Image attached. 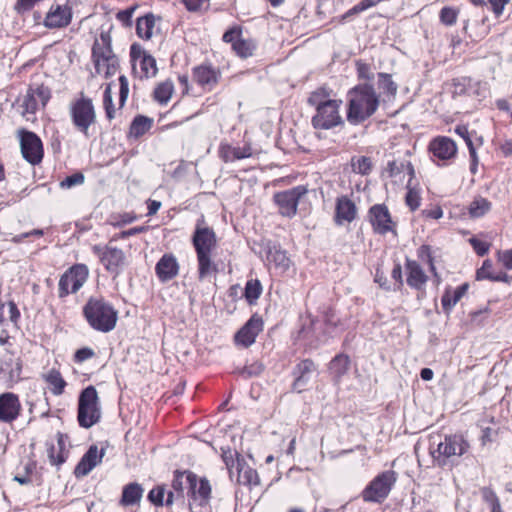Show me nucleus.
<instances>
[{"label": "nucleus", "mask_w": 512, "mask_h": 512, "mask_svg": "<svg viewBox=\"0 0 512 512\" xmlns=\"http://www.w3.org/2000/svg\"><path fill=\"white\" fill-rule=\"evenodd\" d=\"M192 244L197 256L198 277L199 280H204L217 272V265L212 260V252L217 246V237L214 230L205 224L203 215L196 221Z\"/></svg>", "instance_id": "nucleus-1"}, {"label": "nucleus", "mask_w": 512, "mask_h": 512, "mask_svg": "<svg viewBox=\"0 0 512 512\" xmlns=\"http://www.w3.org/2000/svg\"><path fill=\"white\" fill-rule=\"evenodd\" d=\"M347 121L359 125L370 118L378 109L379 95L369 84H359L347 94Z\"/></svg>", "instance_id": "nucleus-2"}, {"label": "nucleus", "mask_w": 512, "mask_h": 512, "mask_svg": "<svg viewBox=\"0 0 512 512\" xmlns=\"http://www.w3.org/2000/svg\"><path fill=\"white\" fill-rule=\"evenodd\" d=\"M470 450L469 442L463 435H446L439 442L435 450H431V456L435 464L441 468L452 467L459 463V458Z\"/></svg>", "instance_id": "nucleus-3"}, {"label": "nucleus", "mask_w": 512, "mask_h": 512, "mask_svg": "<svg viewBox=\"0 0 512 512\" xmlns=\"http://www.w3.org/2000/svg\"><path fill=\"white\" fill-rule=\"evenodd\" d=\"M83 313L93 329L104 333L113 330L118 319V313L113 306L101 298H90Z\"/></svg>", "instance_id": "nucleus-4"}, {"label": "nucleus", "mask_w": 512, "mask_h": 512, "mask_svg": "<svg viewBox=\"0 0 512 512\" xmlns=\"http://www.w3.org/2000/svg\"><path fill=\"white\" fill-rule=\"evenodd\" d=\"M111 42L110 32L102 30L92 47V59L96 73L104 74L106 78L113 76L119 67V61L112 50Z\"/></svg>", "instance_id": "nucleus-5"}, {"label": "nucleus", "mask_w": 512, "mask_h": 512, "mask_svg": "<svg viewBox=\"0 0 512 512\" xmlns=\"http://www.w3.org/2000/svg\"><path fill=\"white\" fill-rule=\"evenodd\" d=\"M101 418L99 397L94 386L90 385L83 389L78 399L79 425L83 428H90L97 424Z\"/></svg>", "instance_id": "nucleus-6"}, {"label": "nucleus", "mask_w": 512, "mask_h": 512, "mask_svg": "<svg viewBox=\"0 0 512 512\" xmlns=\"http://www.w3.org/2000/svg\"><path fill=\"white\" fill-rule=\"evenodd\" d=\"M69 113L76 130L89 136L90 126L96 123V111L92 99L81 93L79 98L70 103Z\"/></svg>", "instance_id": "nucleus-7"}, {"label": "nucleus", "mask_w": 512, "mask_h": 512, "mask_svg": "<svg viewBox=\"0 0 512 512\" xmlns=\"http://www.w3.org/2000/svg\"><path fill=\"white\" fill-rule=\"evenodd\" d=\"M398 479L394 470H386L378 474L362 491L365 502L381 503L384 501Z\"/></svg>", "instance_id": "nucleus-8"}, {"label": "nucleus", "mask_w": 512, "mask_h": 512, "mask_svg": "<svg viewBox=\"0 0 512 512\" xmlns=\"http://www.w3.org/2000/svg\"><path fill=\"white\" fill-rule=\"evenodd\" d=\"M89 270L85 264H75L61 277L58 284V296L65 298L69 294L76 293L87 281Z\"/></svg>", "instance_id": "nucleus-9"}, {"label": "nucleus", "mask_w": 512, "mask_h": 512, "mask_svg": "<svg viewBox=\"0 0 512 512\" xmlns=\"http://www.w3.org/2000/svg\"><path fill=\"white\" fill-rule=\"evenodd\" d=\"M20 149L23 158L31 165L39 164L44 156L43 143L40 137L25 129L18 130Z\"/></svg>", "instance_id": "nucleus-10"}, {"label": "nucleus", "mask_w": 512, "mask_h": 512, "mask_svg": "<svg viewBox=\"0 0 512 512\" xmlns=\"http://www.w3.org/2000/svg\"><path fill=\"white\" fill-rule=\"evenodd\" d=\"M342 101H334L327 103L322 108L316 110V113L311 119V124L315 129L329 130L338 125L343 124V119L340 115V107Z\"/></svg>", "instance_id": "nucleus-11"}, {"label": "nucleus", "mask_w": 512, "mask_h": 512, "mask_svg": "<svg viewBox=\"0 0 512 512\" xmlns=\"http://www.w3.org/2000/svg\"><path fill=\"white\" fill-rule=\"evenodd\" d=\"M186 484L188 496L192 501L189 504L190 507H192L193 504L201 507L209 504L212 489L206 478H201L192 472H188L186 475Z\"/></svg>", "instance_id": "nucleus-12"}, {"label": "nucleus", "mask_w": 512, "mask_h": 512, "mask_svg": "<svg viewBox=\"0 0 512 512\" xmlns=\"http://www.w3.org/2000/svg\"><path fill=\"white\" fill-rule=\"evenodd\" d=\"M308 192L306 186L298 185L291 189L278 192L274 195V202L278 206L281 215L292 217L297 212V206L301 197Z\"/></svg>", "instance_id": "nucleus-13"}, {"label": "nucleus", "mask_w": 512, "mask_h": 512, "mask_svg": "<svg viewBox=\"0 0 512 512\" xmlns=\"http://www.w3.org/2000/svg\"><path fill=\"white\" fill-rule=\"evenodd\" d=\"M51 98V90L44 84H31L23 98V114H34L40 106L45 107Z\"/></svg>", "instance_id": "nucleus-14"}, {"label": "nucleus", "mask_w": 512, "mask_h": 512, "mask_svg": "<svg viewBox=\"0 0 512 512\" xmlns=\"http://www.w3.org/2000/svg\"><path fill=\"white\" fill-rule=\"evenodd\" d=\"M92 251L100 259L105 269L110 273L119 274L125 262V255L121 249L110 246L94 245Z\"/></svg>", "instance_id": "nucleus-15"}, {"label": "nucleus", "mask_w": 512, "mask_h": 512, "mask_svg": "<svg viewBox=\"0 0 512 512\" xmlns=\"http://www.w3.org/2000/svg\"><path fill=\"white\" fill-rule=\"evenodd\" d=\"M368 217L376 233L384 235L394 231L395 223L392 221L391 214L385 204L371 206Z\"/></svg>", "instance_id": "nucleus-16"}, {"label": "nucleus", "mask_w": 512, "mask_h": 512, "mask_svg": "<svg viewBox=\"0 0 512 512\" xmlns=\"http://www.w3.org/2000/svg\"><path fill=\"white\" fill-rule=\"evenodd\" d=\"M72 21V9L69 5L54 4L44 19V26L49 29L67 27Z\"/></svg>", "instance_id": "nucleus-17"}, {"label": "nucleus", "mask_w": 512, "mask_h": 512, "mask_svg": "<svg viewBox=\"0 0 512 512\" xmlns=\"http://www.w3.org/2000/svg\"><path fill=\"white\" fill-rule=\"evenodd\" d=\"M21 411L22 405L17 394L5 392L0 395V422L12 423Z\"/></svg>", "instance_id": "nucleus-18"}, {"label": "nucleus", "mask_w": 512, "mask_h": 512, "mask_svg": "<svg viewBox=\"0 0 512 512\" xmlns=\"http://www.w3.org/2000/svg\"><path fill=\"white\" fill-rule=\"evenodd\" d=\"M263 329V321L261 317L253 315L245 325L235 334V342L247 348L251 346L258 334Z\"/></svg>", "instance_id": "nucleus-19"}, {"label": "nucleus", "mask_w": 512, "mask_h": 512, "mask_svg": "<svg viewBox=\"0 0 512 512\" xmlns=\"http://www.w3.org/2000/svg\"><path fill=\"white\" fill-rule=\"evenodd\" d=\"M317 366L311 359H304L300 361L293 369L295 377L292 388L297 393L303 392L311 378V375L316 371Z\"/></svg>", "instance_id": "nucleus-20"}, {"label": "nucleus", "mask_w": 512, "mask_h": 512, "mask_svg": "<svg viewBox=\"0 0 512 512\" xmlns=\"http://www.w3.org/2000/svg\"><path fill=\"white\" fill-rule=\"evenodd\" d=\"M104 454V449L99 451L96 445L90 446L76 465L74 470L75 476L79 478L88 475L98 464L101 463Z\"/></svg>", "instance_id": "nucleus-21"}, {"label": "nucleus", "mask_w": 512, "mask_h": 512, "mask_svg": "<svg viewBox=\"0 0 512 512\" xmlns=\"http://www.w3.org/2000/svg\"><path fill=\"white\" fill-rule=\"evenodd\" d=\"M155 273L160 282L165 283L175 278L179 273V263L172 253L164 254L155 266Z\"/></svg>", "instance_id": "nucleus-22"}, {"label": "nucleus", "mask_w": 512, "mask_h": 512, "mask_svg": "<svg viewBox=\"0 0 512 512\" xmlns=\"http://www.w3.org/2000/svg\"><path fill=\"white\" fill-rule=\"evenodd\" d=\"M192 77L202 88L211 90L218 83L220 72L210 64H202L193 68Z\"/></svg>", "instance_id": "nucleus-23"}, {"label": "nucleus", "mask_w": 512, "mask_h": 512, "mask_svg": "<svg viewBox=\"0 0 512 512\" xmlns=\"http://www.w3.org/2000/svg\"><path fill=\"white\" fill-rule=\"evenodd\" d=\"M265 251L268 263L272 264L277 271L284 273L290 268L291 260L280 245L269 241L265 246Z\"/></svg>", "instance_id": "nucleus-24"}, {"label": "nucleus", "mask_w": 512, "mask_h": 512, "mask_svg": "<svg viewBox=\"0 0 512 512\" xmlns=\"http://www.w3.org/2000/svg\"><path fill=\"white\" fill-rule=\"evenodd\" d=\"M429 150L438 159L449 160L455 157L457 153V146L452 139L445 136H439L430 142Z\"/></svg>", "instance_id": "nucleus-25"}, {"label": "nucleus", "mask_w": 512, "mask_h": 512, "mask_svg": "<svg viewBox=\"0 0 512 512\" xmlns=\"http://www.w3.org/2000/svg\"><path fill=\"white\" fill-rule=\"evenodd\" d=\"M357 207L347 196L337 198L335 206V222L342 225L344 222H352L356 218Z\"/></svg>", "instance_id": "nucleus-26"}, {"label": "nucleus", "mask_w": 512, "mask_h": 512, "mask_svg": "<svg viewBox=\"0 0 512 512\" xmlns=\"http://www.w3.org/2000/svg\"><path fill=\"white\" fill-rule=\"evenodd\" d=\"M350 369V358L346 354L336 355L328 365V370L335 384H339Z\"/></svg>", "instance_id": "nucleus-27"}, {"label": "nucleus", "mask_w": 512, "mask_h": 512, "mask_svg": "<svg viewBox=\"0 0 512 512\" xmlns=\"http://www.w3.org/2000/svg\"><path fill=\"white\" fill-rule=\"evenodd\" d=\"M406 270L408 272L407 284L415 289H421L428 280L427 275L421 266L414 260H406Z\"/></svg>", "instance_id": "nucleus-28"}, {"label": "nucleus", "mask_w": 512, "mask_h": 512, "mask_svg": "<svg viewBox=\"0 0 512 512\" xmlns=\"http://www.w3.org/2000/svg\"><path fill=\"white\" fill-rule=\"evenodd\" d=\"M144 489L142 485L137 482L126 484L122 489L120 505L129 507L138 505L143 497Z\"/></svg>", "instance_id": "nucleus-29"}, {"label": "nucleus", "mask_w": 512, "mask_h": 512, "mask_svg": "<svg viewBox=\"0 0 512 512\" xmlns=\"http://www.w3.org/2000/svg\"><path fill=\"white\" fill-rule=\"evenodd\" d=\"M42 377L50 386V390L53 395L59 396L63 394L67 383L57 369L49 370L47 373L43 374Z\"/></svg>", "instance_id": "nucleus-30"}, {"label": "nucleus", "mask_w": 512, "mask_h": 512, "mask_svg": "<svg viewBox=\"0 0 512 512\" xmlns=\"http://www.w3.org/2000/svg\"><path fill=\"white\" fill-rule=\"evenodd\" d=\"M252 155L250 147H232L230 145H222L220 147V157L225 162H232L239 159L248 158Z\"/></svg>", "instance_id": "nucleus-31"}, {"label": "nucleus", "mask_w": 512, "mask_h": 512, "mask_svg": "<svg viewBox=\"0 0 512 512\" xmlns=\"http://www.w3.org/2000/svg\"><path fill=\"white\" fill-rule=\"evenodd\" d=\"M237 481L243 485L256 486L259 484V476L255 469L241 465L237 459Z\"/></svg>", "instance_id": "nucleus-32"}, {"label": "nucleus", "mask_w": 512, "mask_h": 512, "mask_svg": "<svg viewBox=\"0 0 512 512\" xmlns=\"http://www.w3.org/2000/svg\"><path fill=\"white\" fill-rule=\"evenodd\" d=\"M331 94L332 90L325 87H320L310 94L307 102L310 106L315 107V110H318L327 103L336 101L335 99H331Z\"/></svg>", "instance_id": "nucleus-33"}, {"label": "nucleus", "mask_w": 512, "mask_h": 512, "mask_svg": "<svg viewBox=\"0 0 512 512\" xmlns=\"http://www.w3.org/2000/svg\"><path fill=\"white\" fill-rule=\"evenodd\" d=\"M154 26V16L152 14H147L144 17L137 19L136 33L140 38L148 40L152 37Z\"/></svg>", "instance_id": "nucleus-34"}, {"label": "nucleus", "mask_w": 512, "mask_h": 512, "mask_svg": "<svg viewBox=\"0 0 512 512\" xmlns=\"http://www.w3.org/2000/svg\"><path fill=\"white\" fill-rule=\"evenodd\" d=\"M153 120L143 115L136 116L130 125V135L138 138L152 127Z\"/></svg>", "instance_id": "nucleus-35"}, {"label": "nucleus", "mask_w": 512, "mask_h": 512, "mask_svg": "<svg viewBox=\"0 0 512 512\" xmlns=\"http://www.w3.org/2000/svg\"><path fill=\"white\" fill-rule=\"evenodd\" d=\"M174 86L169 80L160 83L154 90V99L160 104H166L173 93Z\"/></svg>", "instance_id": "nucleus-36"}, {"label": "nucleus", "mask_w": 512, "mask_h": 512, "mask_svg": "<svg viewBox=\"0 0 512 512\" xmlns=\"http://www.w3.org/2000/svg\"><path fill=\"white\" fill-rule=\"evenodd\" d=\"M491 209V203L482 197L474 199L469 207V214L473 218L485 215Z\"/></svg>", "instance_id": "nucleus-37"}, {"label": "nucleus", "mask_w": 512, "mask_h": 512, "mask_svg": "<svg viewBox=\"0 0 512 512\" xmlns=\"http://www.w3.org/2000/svg\"><path fill=\"white\" fill-rule=\"evenodd\" d=\"M262 293V285L259 280H249L246 283L244 296L247 302L251 305L254 304Z\"/></svg>", "instance_id": "nucleus-38"}, {"label": "nucleus", "mask_w": 512, "mask_h": 512, "mask_svg": "<svg viewBox=\"0 0 512 512\" xmlns=\"http://www.w3.org/2000/svg\"><path fill=\"white\" fill-rule=\"evenodd\" d=\"M233 50L241 58H247L253 55L255 45L252 41L239 38L233 42Z\"/></svg>", "instance_id": "nucleus-39"}, {"label": "nucleus", "mask_w": 512, "mask_h": 512, "mask_svg": "<svg viewBox=\"0 0 512 512\" xmlns=\"http://www.w3.org/2000/svg\"><path fill=\"white\" fill-rule=\"evenodd\" d=\"M141 77L150 78L154 77L157 73L156 60L151 55H144L140 60Z\"/></svg>", "instance_id": "nucleus-40"}, {"label": "nucleus", "mask_w": 512, "mask_h": 512, "mask_svg": "<svg viewBox=\"0 0 512 512\" xmlns=\"http://www.w3.org/2000/svg\"><path fill=\"white\" fill-rule=\"evenodd\" d=\"M382 0H361L358 4L349 9L345 14L342 15V21L357 15L367 9L376 6Z\"/></svg>", "instance_id": "nucleus-41"}, {"label": "nucleus", "mask_w": 512, "mask_h": 512, "mask_svg": "<svg viewBox=\"0 0 512 512\" xmlns=\"http://www.w3.org/2000/svg\"><path fill=\"white\" fill-rule=\"evenodd\" d=\"M421 197L419 191L412 187L411 180L407 183V193L405 196V203L411 211H415L420 206Z\"/></svg>", "instance_id": "nucleus-42"}, {"label": "nucleus", "mask_w": 512, "mask_h": 512, "mask_svg": "<svg viewBox=\"0 0 512 512\" xmlns=\"http://www.w3.org/2000/svg\"><path fill=\"white\" fill-rule=\"evenodd\" d=\"M351 165L353 171L361 175L369 174L372 169L371 159L366 156L352 158Z\"/></svg>", "instance_id": "nucleus-43"}, {"label": "nucleus", "mask_w": 512, "mask_h": 512, "mask_svg": "<svg viewBox=\"0 0 512 512\" xmlns=\"http://www.w3.org/2000/svg\"><path fill=\"white\" fill-rule=\"evenodd\" d=\"M378 84L379 88L388 94L395 95L397 92V85L389 74L379 73Z\"/></svg>", "instance_id": "nucleus-44"}, {"label": "nucleus", "mask_w": 512, "mask_h": 512, "mask_svg": "<svg viewBox=\"0 0 512 512\" xmlns=\"http://www.w3.org/2000/svg\"><path fill=\"white\" fill-rule=\"evenodd\" d=\"M103 106L105 109L106 117L112 120L115 117V108L112 99L111 85L109 84L104 91Z\"/></svg>", "instance_id": "nucleus-45"}, {"label": "nucleus", "mask_w": 512, "mask_h": 512, "mask_svg": "<svg viewBox=\"0 0 512 512\" xmlns=\"http://www.w3.org/2000/svg\"><path fill=\"white\" fill-rule=\"evenodd\" d=\"M405 169V161L392 160L387 163L386 168L383 171V176L389 178L396 177L402 173Z\"/></svg>", "instance_id": "nucleus-46"}, {"label": "nucleus", "mask_w": 512, "mask_h": 512, "mask_svg": "<svg viewBox=\"0 0 512 512\" xmlns=\"http://www.w3.org/2000/svg\"><path fill=\"white\" fill-rule=\"evenodd\" d=\"M47 454L51 465L60 466L66 461V455L64 452L58 451V448L54 444H47Z\"/></svg>", "instance_id": "nucleus-47"}, {"label": "nucleus", "mask_w": 512, "mask_h": 512, "mask_svg": "<svg viewBox=\"0 0 512 512\" xmlns=\"http://www.w3.org/2000/svg\"><path fill=\"white\" fill-rule=\"evenodd\" d=\"M483 499L491 507V512H501V506L497 495L489 488L482 489Z\"/></svg>", "instance_id": "nucleus-48"}, {"label": "nucleus", "mask_w": 512, "mask_h": 512, "mask_svg": "<svg viewBox=\"0 0 512 512\" xmlns=\"http://www.w3.org/2000/svg\"><path fill=\"white\" fill-rule=\"evenodd\" d=\"M418 258L424 262H427L430 266V270L437 276L434 266V259L432 256L431 247L429 245H422L417 251Z\"/></svg>", "instance_id": "nucleus-49"}, {"label": "nucleus", "mask_w": 512, "mask_h": 512, "mask_svg": "<svg viewBox=\"0 0 512 512\" xmlns=\"http://www.w3.org/2000/svg\"><path fill=\"white\" fill-rule=\"evenodd\" d=\"M458 11L451 7H444L440 11V20L443 24L451 26L456 23Z\"/></svg>", "instance_id": "nucleus-50"}, {"label": "nucleus", "mask_w": 512, "mask_h": 512, "mask_svg": "<svg viewBox=\"0 0 512 512\" xmlns=\"http://www.w3.org/2000/svg\"><path fill=\"white\" fill-rule=\"evenodd\" d=\"M85 177L81 172L74 173L67 176L60 182V187L63 189H70L74 186L81 185L84 183Z\"/></svg>", "instance_id": "nucleus-51"}, {"label": "nucleus", "mask_w": 512, "mask_h": 512, "mask_svg": "<svg viewBox=\"0 0 512 512\" xmlns=\"http://www.w3.org/2000/svg\"><path fill=\"white\" fill-rule=\"evenodd\" d=\"M188 472H176L172 481L173 491L176 492L178 498H183L184 484H186V475Z\"/></svg>", "instance_id": "nucleus-52"}, {"label": "nucleus", "mask_w": 512, "mask_h": 512, "mask_svg": "<svg viewBox=\"0 0 512 512\" xmlns=\"http://www.w3.org/2000/svg\"><path fill=\"white\" fill-rule=\"evenodd\" d=\"M165 494V489L162 486H157L148 493V500L155 506H163Z\"/></svg>", "instance_id": "nucleus-53"}, {"label": "nucleus", "mask_w": 512, "mask_h": 512, "mask_svg": "<svg viewBox=\"0 0 512 512\" xmlns=\"http://www.w3.org/2000/svg\"><path fill=\"white\" fill-rule=\"evenodd\" d=\"M492 262L490 260H485L481 268H479L476 272L477 280H490L492 281L494 273L492 271Z\"/></svg>", "instance_id": "nucleus-54"}, {"label": "nucleus", "mask_w": 512, "mask_h": 512, "mask_svg": "<svg viewBox=\"0 0 512 512\" xmlns=\"http://www.w3.org/2000/svg\"><path fill=\"white\" fill-rule=\"evenodd\" d=\"M137 9V6H131L125 10H121L116 14L117 20H119L124 26L130 27L132 25V16Z\"/></svg>", "instance_id": "nucleus-55"}, {"label": "nucleus", "mask_w": 512, "mask_h": 512, "mask_svg": "<svg viewBox=\"0 0 512 512\" xmlns=\"http://www.w3.org/2000/svg\"><path fill=\"white\" fill-rule=\"evenodd\" d=\"M188 11L200 12L209 6V0H182Z\"/></svg>", "instance_id": "nucleus-56"}, {"label": "nucleus", "mask_w": 512, "mask_h": 512, "mask_svg": "<svg viewBox=\"0 0 512 512\" xmlns=\"http://www.w3.org/2000/svg\"><path fill=\"white\" fill-rule=\"evenodd\" d=\"M119 85V105L122 107L124 106L129 94V82L126 76L121 75L119 77Z\"/></svg>", "instance_id": "nucleus-57"}, {"label": "nucleus", "mask_w": 512, "mask_h": 512, "mask_svg": "<svg viewBox=\"0 0 512 512\" xmlns=\"http://www.w3.org/2000/svg\"><path fill=\"white\" fill-rule=\"evenodd\" d=\"M234 455L235 453L228 447V448H222V459L229 470L230 477H233V467L235 465L234 461Z\"/></svg>", "instance_id": "nucleus-58"}, {"label": "nucleus", "mask_w": 512, "mask_h": 512, "mask_svg": "<svg viewBox=\"0 0 512 512\" xmlns=\"http://www.w3.org/2000/svg\"><path fill=\"white\" fill-rule=\"evenodd\" d=\"M470 244L472 245L473 249L475 250V252L479 255V256H484L485 254L488 253L489 251V245L484 242V241H481L477 238H471L469 240Z\"/></svg>", "instance_id": "nucleus-59"}, {"label": "nucleus", "mask_w": 512, "mask_h": 512, "mask_svg": "<svg viewBox=\"0 0 512 512\" xmlns=\"http://www.w3.org/2000/svg\"><path fill=\"white\" fill-rule=\"evenodd\" d=\"M146 230H147L146 226L133 227V228H130V229L125 230V231H122L119 234L115 235L114 239L115 240H117V239H126L128 237H131V236L143 233Z\"/></svg>", "instance_id": "nucleus-60"}, {"label": "nucleus", "mask_w": 512, "mask_h": 512, "mask_svg": "<svg viewBox=\"0 0 512 512\" xmlns=\"http://www.w3.org/2000/svg\"><path fill=\"white\" fill-rule=\"evenodd\" d=\"M498 260L503 264V266L506 269L512 270V249H508L502 252L499 251Z\"/></svg>", "instance_id": "nucleus-61"}, {"label": "nucleus", "mask_w": 512, "mask_h": 512, "mask_svg": "<svg viewBox=\"0 0 512 512\" xmlns=\"http://www.w3.org/2000/svg\"><path fill=\"white\" fill-rule=\"evenodd\" d=\"M441 303L445 311H450L457 304V301H455L452 292L447 290L441 298Z\"/></svg>", "instance_id": "nucleus-62"}, {"label": "nucleus", "mask_w": 512, "mask_h": 512, "mask_svg": "<svg viewBox=\"0 0 512 512\" xmlns=\"http://www.w3.org/2000/svg\"><path fill=\"white\" fill-rule=\"evenodd\" d=\"M357 72L359 78L361 79L370 80L373 78V73L371 72L370 66L366 63L357 62Z\"/></svg>", "instance_id": "nucleus-63"}, {"label": "nucleus", "mask_w": 512, "mask_h": 512, "mask_svg": "<svg viewBox=\"0 0 512 512\" xmlns=\"http://www.w3.org/2000/svg\"><path fill=\"white\" fill-rule=\"evenodd\" d=\"M94 356V351L91 348L84 347L78 349L75 353V361L83 362Z\"/></svg>", "instance_id": "nucleus-64"}]
</instances>
